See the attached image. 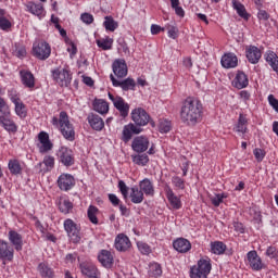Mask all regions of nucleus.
<instances>
[{"instance_id":"f257e3e1","label":"nucleus","mask_w":278,"mask_h":278,"mask_svg":"<svg viewBox=\"0 0 278 278\" xmlns=\"http://www.w3.org/2000/svg\"><path fill=\"white\" fill-rule=\"evenodd\" d=\"M180 119L185 125L194 127L203 121V104L194 98H187L180 110Z\"/></svg>"},{"instance_id":"f03ea898","label":"nucleus","mask_w":278,"mask_h":278,"mask_svg":"<svg viewBox=\"0 0 278 278\" xmlns=\"http://www.w3.org/2000/svg\"><path fill=\"white\" fill-rule=\"evenodd\" d=\"M52 125L54 127H59L65 140H70L71 142L75 140V128L73 127V124H71V121H68V114L66 111H62L59 118L52 117Z\"/></svg>"},{"instance_id":"7ed1b4c3","label":"nucleus","mask_w":278,"mask_h":278,"mask_svg":"<svg viewBox=\"0 0 278 278\" xmlns=\"http://www.w3.org/2000/svg\"><path fill=\"white\" fill-rule=\"evenodd\" d=\"M212 273V263L210 258H201L198 264L190 269L191 278H207Z\"/></svg>"},{"instance_id":"20e7f679","label":"nucleus","mask_w":278,"mask_h":278,"mask_svg":"<svg viewBox=\"0 0 278 278\" xmlns=\"http://www.w3.org/2000/svg\"><path fill=\"white\" fill-rule=\"evenodd\" d=\"M131 121L138 127H144L151 123L152 127H155V122L151 121V115L142 108H136L130 113Z\"/></svg>"},{"instance_id":"39448f33","label":"nucleus","mask_w":278,"mask_h":278,"mask_svg":"<svg viewBox=\"0 0 278 278\" xmlns=\"http://www.w3.org/2000/svg\"><path fill=\"white\" fill-rule=\"evenodd\" d=\"M64 229L74 244L81 240V227L77 225L73 219L67 218L64 220Z\"/></svg>"},{"instance_id":"423d86ee","label":"nucleus","mask_w":278,"mask_h":278,"mask_svg":"<svg viewBox=\"0 0 278 278\" xmlns=\"http://www.w3.org/2000/svg\"><path fill=\"white\" fill-rule=\"evenodd\" d=\"M52 73V78L58 84L61 86V88H68L71 86V81L73 77L71 76V72L66 68H55L51 71Z\"/></svg>"},{"instance_id":"0eeeda50","label":"nucleus","mask_w":278,"mask_h":278,"mask_svg":"<svg viewBox=\"0 0 278 278\" xmlns=\"http://www.w3.org/2000/svg\"><path fill=\"white\" fill-rule=\"evenodd\" d=\"M109 99L112 101L114 108L119 112L123 118L129 116V103L125 102L121 96L114 97V94L109 92Z\"/></svg>"},{"instance_id":"6e6552de","label":"nucleus","mask_w":278,"mask_h":278,"mask_svg":"<svg viewBox=\"0 0 278 278\" xmlns=\"http://www.w3.org/2000/svg\"><path fill=\"white\" fill-rule=\"evenodd\" d=\"M56 157L63 166H73L75 164V154L67 147H61L56 152Z\"/></svg>"},{"instance_id":"1a4fd4ad","label":"nucleus","mask_w":278,"mask_h":278,"mask_svg":"<svg viewBox=\"0 0 278 278\" xmlns=\"http://www.w3.org/2000/svg\"><path fill=\"white\" fill-rule=\"evenodd\" d=\"M110 79L114 88H122L124 92H128V90H136V80L131 77L121 80L111 74Z\"/></svg>"},{"instance_id":"9d476101","label":"nucleus","mask_w":278,"mask_h":278,"mask_svg":"<svg viewBox=\"0 0 278 278\" xmlns=\"http://www.w3.org/2000/svg\"><path fill=\"white\" fill-rule=\"evenodd\" d=\"M33 53L38 60H48L51 55V46L46 41H40L33 46Z\"/></svg>"},{"instance_id":"9b49d317","label":"nucleus","mask_w":278,"mask_h":278,"mask_svg":"<svg viewBox=\"0 0 278 278\" xmlns=\"http://www.w3.org/2000/svg\"><path fill=\"white\" fill-rule=\"evenodd\" d=\"M248 264L252 270H263V268H266V265L262 262V257L257 254V251H250L247 254Z\"/></svg>"},{"instance_id":"f8f14e48","label":"nucleus","mask_w":278,"mask_h":278,"mask_svg":"<svg viewBox=\"0 0 278 278\" xmlns=\"http://www.w3.org/2000/svg\"><path fill=\"white\" fill-rule=\"evenodd\" d=\"M79 269L81 275L88 278H96L101 277V271H99V268L90 262H83L79 264Z\"/></svg>"},{"instance_id":"ddd939ff","label":"nucleus","mask_w":278,"mask_h":278,"mask_svg":"<svg viewBox=\"0 0 278 278\" xmlns=\"http://www.w3.org/2000/svg\"><path fill=\"white\" fill-rule=\"evenodd\" d=\"M58 187L64 192L73 190V188H75V177H73L71 174H62L58 178Z\"/></svg>"},{"instance_id":"4468645a","label":"nucleus","mask_w":278,"mask_h":278,"mask_svg":"<svg viewBox=\"0 0 278 278\" xmlns=\"http://www.w3.org/2000/svg\"><path fill=\"white\" fill-rule=\"evenodd\" d=\"M165 194L173 210H181V198L175 194V191L168 185L165 186Z\"/></svg>"},{"instance_id":"2eb2a0df","label":"nucleus","mask_w":278,"mask_h":278,"mask_svg":"<svg viewBox=\"0 0 278 278\" xmlns=\"http://www.w3.org/2000/svg\"><path fill=\"white\" fill-rule=\"evenodd\" d=\"M245 56L250 64H257L262 60V50L255 46H248L245 48Z\"/></svg>"},{"instance_id":"dca6fc26","label":"nucleus","mask_w":278,"mask_h":278,"mask_svg":"<svg viewBox=\"0 0 278 278\" xmlns=\"http://www.w3.org/2000/svg\"><path fill=\"white\" fill-rule=\"evenodd\" d=\"M113 73L117 79L127 77V63L123 59L115 60L112 64Z\"/></svg>"},{"instance_id":"f3484780","label":"nucleus","mask_w":278,"mask_h":278,"mask_svg":"<svg viewBox=\"0 0 278 278\" xmlns=\"http://www.w3.org/2000/svg\"><path fill=\"white\" fill-rule=\"evenodd\" d=\"M131 148L136 153H144L149 149V138L144 136L136 137L132 140Z\"/></svg>"},{"instance_id":"a211bd4d","label":"nucleus","mask_w":278,"mask_h":278,"mask_svg":"<svg viewBox=\"0 0 278 278\" xmlns=\"http://www.w3.org/2000/svg\"><path fill=\"white\" fill-rule=\"evenodd\" d=\"M53 168H55V157L51 155H46L43 161L36 165V169L39 170V173H49L53 170Z\"/></svg>"},{"instance_id":"6ab92c4d","label":"nucleus","mask_w":278,"mask_h":278,"mask_svg":"<svg viewBox=\"0 0 278 278\" xmlns=\"http://www.w3.org/2000/svg\"><path fill=\"white\" fill-rule=\"evenodd\" d=\"M26 12L35 16H45V5L40 2L28 1L25 3Z\"/></svg>"},{"instance_id":"aec40b11","label":"nucleus","mask_w":278,"mask_h":278,"mask_svg":"<svg viewBox=\"0 0 278 278\" xmlns=\"http://www.w3.org/2000/svg\"><path fill=\"white\" fill-rule=\"evenodd\" d=\"M87 121L90 127L94 129V131H102L103 127H105V122H103V118L94 113H90L87 116Z\"/></svg>"},{"instance_id":"412c9836","label":"nucleus","mask_w":278,"mask_h":278,"mask_svg":"<svg viewBox=\"0 0 278 278\" xmlns=\"http://www.w3.org/2000/svg\"><path fill=\"white\" fill-rule=\"evenodd\" d=\"M98 260L104 268H112L114 264V256L112 255V252L108 250H101Z\"/></svg>"},{"instance_id":"4be33fe9","label":"nucleus","mask_w":278,"mask_h":278,"mask_svg":"<svg viewBox=\"0 0 278 278\" xmlns=\"http://www.w3.org/2000/svg\"><path fill=\"white\" fill-rule=\"evenodd\" d=\"M114 245L116 251L125 252L131 247V241L129 240V237L121 233L115 238Z\"/></svg>"},{"instance_id":"5701e85b","label":"nucleus","mask_w":278,"mask_h":278,"mask_svg":"<svg viewBox=\"0 0 278 278\" xmlns=\"http://www.w3.org/2000/svg\"><path fill=\"white\" fill-rule=\"evenodd\" d=\"M0 260H8L9 262L14 260V249L3 240H0Z\"/></svg>"},{"instance_id":"b1692460","label":"nucleus","mask_w":278,"mask_h":278,"mask_svg":"<svg viewBox=\"0 0 278 278\" xmlns=\"http://www.w3.org/2000/svg\"><path fill=\"white\" fill-rule=\"evenodd\" d=\"M9 241L14 247L15 251H23V235L15 230H10Z\"/></svg>"},{"instance_id":"393cba45","label":"nucleus","mask_w":278,"mask_h":278,"mask_svg":"<svg viewBox=\"0 0 278 278\" xmlns=\"http://www.w3.org/2000/svg\"><path fill=\"white\" fill-rule=\"evenodd\" d=\"M175 251L178 253H188L192 249V244L185 238H178L173 242Z\"/></svg>"},{"instance_id":"a878e982","label":"nucleus","mask_w":278,"mask_h":278,"mask_svg":"<svg viewBox=\"0 0 278 278\" xmlns=\"http://www.w3.org/2000/svg\"><path fill=\"white\" fill-rule=\"evenodd\" d=\"M220 62L224 68H236L238 66V56L233 53H226L222 56Z\"/></svg>"},{"instance_id":"bb28decb","label":"nucleus","mask_w":278,"mask_h":278,"mask_svg":"<svg viewBox=\"0 0 278 278\" xmlns=\"http://www.w3.org/2000/svg\"><path fill=\"white\" fill-rule=\"evenodd\" d=\"M139 188L146 197H153L155 194V188L153 182L149 178H144L139 182Z\"/></svg>"},{"instance_id":"cd10ccee","label":"nucleus","mask_w":278,"mask_h":278,"mask_svg":"<svg viewBox=\"0 0 278 278\" xmlns=\"http://www.w3.org/2000/svg\"><path fill=\"white\" fill-rule=\"evenodd\" d=\"M232 86L238 88V90H242V88H247L249 86V77L243 72H238L233 81Z\"/></svg>"},{"instance_id":"c85d7f7f","label":"nucleus","mask_w":278,"mask_h":278,"mask_svg":"<svg viewBox=\"0 0 278 278\" xmlns=\"http://www.w3.org/2000/svg\"><path fill=\"white\" fill-rule=\"evenodd\" d=\"M10 115L2 114L0 115V124L5 129V131H11L12 134H16L17 127L14 121L8 118Z\"/></svg>"},{"instance_id":"c756f323","label":"nucleus","mask_w":278,"mask_h":278,"mask_svg":"<svg viewBox=\"0 0 278 278\" xmlns=\"http://www.w3.org/2000/svg\"><path fill=\"white\" fill-rule=\"evenodd\" d=\"M22 84L26 88H34L36 86V80L34 78V74L31 72H27L25 70L20 72Z\"/></svg>"},{"instance_id":"7c9ffc66","label":"nucleus","mask_w":278,"mask_h":278,"mask_svg":"<svg viewBox=\"0 0 278 278\" xmlns=\"http://www.w3.org/2000/svg\"><path fill=\"white\" fill-rule=\"evenodd\" d=\"M37 270L42 278H53L55 277V271H53V268L49 266V263H40L37 267Z\"/></svg>"},{"instance_id":"2f4dec72","label":"nucleus","mask_w":278,"mask_h":278,"mask_svg":"<svg viewBox=\"0 0 278 278\" xmlns=\"http://www.w3.org/2000/svg\"><path fill=\"white\" fill-rule=\"evenodd\" d=\"M232 8H233V10H236L237 14L241 18H243V21H249V18H251V14H249V12H247V8L240 1L233 0Z\"/></svg>"},{"instance_id":"473e14b6","label":"nucleus","mask_w":278,"mask_h":278,"mask_svg":"<svg viewBox=\"0 0 278 278\" xmlns=\"http://www.w3.org/2000/svg\"><path fill=\"white\" fill-rule=\"evenodd\" d=\"M93 110L98 114H108L110 112V104L103 99H96L93 101Z\"/></svg>"},{"instance_id":"72a5a7b5","label":"nucleus","mask_w":278,"mask_h":278,"mask_svg":"<svg viewBox=\"0 0 278 278\" xmlns=\"http://www.w3.org/2000/svg\"><path fill=\"white\" fill-rule=\"evenodd\" d=\"M130 201L135 204H140L144 201V192L140 190L138 187H131L130 189Z\"/></svg>"},{"instance_id":"f704fd0d","label":"nucleus","mask_w":278,"mask_h":278,"mask_svg":"<svg viewBox=\"0 0 278 278\" xmlns=\"http://www.w3.org/2000/svg\"><path fill=\"white\" fill-rule=\"evenodd\" d=\"M8 168L11 175H23V165H21V161L16 159L9 161Z\"/></svg>"},{"instance_id":"c9c22d12","label":"nucleus","mask_w":278,"mask_h":278,"mask_svg":"<svg viewBox=\"0 0 278 278\" xmlns=\"http://www.w3.org/2000/svg\"><path fill=\"white\" fill-rule=\"evenodd\" d=\"M8 12L4 9H0V29L2 31H10L12 29V22L5 16Z\"/></svg>"},{"instance_id":"e433bc0d","label":"nucleus","mask_w":278,"mask_h":278,"mask_svg":"<svg viewBox=\"0 0 278 278\" xmlns=\"http://www.w3.org/2000/svg\"><path fill=\"white\" fill-rule=\"evenodd\" d=\"M265 60L267 62V64H269V66H271L273 71H275V73H278V56L277 53L273 52V51H268L265 53Z\"/></svg>"},{"instance_id":"4c0bfd02","label":"nucleus","mask_w":278,"mask_h":278,"mask_svg":"<svg viewBox=\"0 0 278 278\" xmlns=\"http://www.w3.org/2000/svg\"><path fill=\"white\" fill-rule=\"evenodd\" d=\"M12 102L15 105V114H17L20 118H25V116H27V110L25 109V104L16 98H12Z\"/></svg>"},{"instance_id":"58836bf2","label":"nucleus","mask_w":278,"mask_h":278,"mask_svg":"<svg viewBox=\"0 0 278 278\" xmlns=\"http://www.w3.org/2000/svg\"><path fill=\"white\" fill-rule=\"evenodd\" d=\"M227 251V245L223 241H215L211 243V252L215 255H223Z\"/></svg>"},{"instance_id":"ea45409f","label":"nucleus","mask_w":278,"mask_h":278,"mask_svg":"<svg viewBox=\"0 0 278 278\" xmlns=\"http://www.w3.org/2000/svg\"><path fill=\"white\" fill-rule=\"evenodd\" d=\"M103 25L106 31H116V29H118V22L112 16H105Z\"/></svg>"},{"instance_id":"a19ab883","label":"nucleus","mask_w":278,"mask_h":278,"mask_svg":"<svg viewBox=\"0 0 278 278\" xmlns=\"http://www.w3.org/2000/svg\"><path fill=\"white\" fill-rule=\"evenodd\" d=\"M59 210L62 214H71V211L73 210V202L66 199L60 200Z\"/></svg>"},{"instance_id":"79ce46f5","label":"nucleus","mask_w":278,"mask_h":278,"mask_svg":"<svg viewBox=\"0 0 278 278\" xmlns=\"http://www.w3.org/2000/svg\"><path fill=\"white\" fill-rule=\"evenodd\" d=\"M97 214H99V208L97 206L90 205L87 211V216L93 225H99V219L97 218Z\"/></svg>"},{"instance_id":"37998d69","label":"nucleus","mask_w":278,"mask_h":278,"mask_svg":"<svg viewBox=\"0 0 278 278\" xmlns=\"http://www.w3.org/2000/svg\"><path fill=\"white\" fill-rule=\"evenodd\" d=\"M235 131L238 134H247V117L242 114L239 116V121L237 126L235 127Z\"/></svg>"},{"instance_id":"c03bdc74","label":"nucleus","mask_w":278,"mask_h":278,"mask_svg":"<svg viewBox=\"0 0 278 278\" xmlns=\"http://www.w3.org/2000/svg\"><path fill=\"white\" fill-rule=\"evenodd\" d=\"M149 276L155 278L162 277V265L157 263H152L150 265Z\"/></svg>"},{"instance_id":"a18cd8bd","label":"nucleus","mask_w":278,"mask_h":278,"mask_svg":"<svg viewBox=\"0 0 278 278\" xmlns=\"http://www.w3.org/2000/svg\"><path fill=\"white\" fill-rule=\"evenodd\" d=\"M132 162L138 166H147L149 164V155L147 154H138L132 156Z\"/></svg>"},{"instance_id":"49530a36","label":"nucleus","mask_w":278,"mask_h":278,"mask_svg":"<svg viewBox=\"0 0 278 278\" xmlns=\"http://www.w3.org/2000/svg\"><path fill=\"white\" fill-rule=\"evenodd\" d=\"M113 42H114V39H111V38L97 40L98 47L100 49H103V51H110V49H112Z\"/></svg>"},{"instance_id":"de8ad7c7","label":"nucleus","mask_w":278,"mask_h":278,"mask_svg":"<svg viewBox=\"0 0 278 278\" xmlns=\"http://www.w3.org/2000/svg\"><path fill=\"white\" fill-rule=\"evenodd\" d=\"M172 184L178 190H186V181L182 178H180L179 176H174L172 178Z\"/></svg>"},{"instance_id":"09e8293b","label":"nucleus","mask_w":278,"mask_h":278,"mask_svg":"<svg viewBox=\"0 0 278 278\" xmlns=\"http://www.w3.org/2000/svg\"><path fill=\"white\" fill-rule=\"evenodd\" d=\"M134 134L131 132L130 126L125 125L123 128V132H122V140L123 142H129V140H131Z\"/></svg>"},{"instance_id":"8fccbe9b","label":"nucleus","mask_w":278,"mask_h":278,"mask_svg":"<svg viewBox=\"0 0 278 278\" xmlns=\"http://www.w3.org/2000/svg\"><path fill=\"white\" fill-rule=\"evenodd\" d=\"M223 199H227V195L225 193H217V194L211 197V203L215 207H218L220 205V203H223Z\"/></svg>"},{"instance_id":"3c124183","label":"nucleus","mask_w":278,"mask_h":278,"mask_svg":"<svg viewBox=\"0 0 278 278\" xmlns=\"http://www.w3.org/2000/svg\"><path fill=\"white\" fill-rule=\"evenodd\" d=\"M118 188H119L122 197L125 199V201H127V199H129V187H127L125 181L119 180Z\"/></svg>"},{"instance_id":"603ef678","label":"nucleus","mask_w":278,"mask_h":278,"mask_svg":"<svg viewBox=\"0 0 278 278\" xmlns=\"http://www.w3.org/2000/svg\"><path fill=\"white\" fill-rule=\"evenodd\" d=\"M170 122L169 121H161L159 124V131L161 134H168V131H170Z\"/></svg>"},{"instance_id":"864d4df0","label":"nucleus","mask_w":278,"mask_h":278,"mask_svg":"<svg viewBox=\"0 0 278 278\" xmlns=\"http://www.w3.org/2000/svg\"><path fill=\"white\" fill-rule=\"evenodd\" d=\"M137 247L142 255H149L151 253V247L142 241L137 242Z\"/></svg>"},{"instance_id":"5fc2aeb1","label":"nucleus","mask_w":278,"mask_h":278,"mask_svg":"<svg viewBox=\"0 0 278 278\" xmlns=\"http://www.w3.org/2000/svg\"><path fill=\"white\" fill-rule=\"evenodd\" d=\"M168 38L173 40L177 39V34H179V29L175 25H167L166 26Z\"/></svg>"},{"instance_id":"6e6d98bb","label":"nucleus","mask_w":278,"mask_h":278,"mask_svg":"<svg viewBox=\"0 0 278 278\" xmlns=\"http://www.w3.org/2000/svg\"><path fill=\"white\" fill-rule=\"evenodd\" d=\"M39 152L41 153H49L51 149H53V143H51V140L45 141L43 143L39 144Z\"/></svg>"},{"instance_id":"4d7b16f0","label":"nucleus","mask_w":278,"mask_h":278,"mask_svg":"<svg viewBox=\"0 0 278 278\" xmlns=\"http://www.w3.org/2000/svg\"><path fill=\"white\" fill-rule=\"evenodd\" d=\"M256 162H263L264 157H266V151L263 149L256 148L253 151Z\"/></svg>"},{"instance_id":"13d9d810","label":"nucleus","mask_w":278,"mask_h":278,"mask_svg":"<svg viewBox=\"0 0 278 278\" xmlns=\"http://www.w3.org/2000/svg\"><path fill=\"white\" fill-rule=\"evenodd\" d=\"M0 113L4 116H10V106L5 103V100L0 97Z\"/></svg>"},{"instance_id":"bf43d9fd","label":"nucleus","mask_w":278,"mask_h":278,"mask_svg":"<svg viewBox=\"0 0 278 278\" xmlns=\"http://www.w3.org/2000/svg\"><path fill=\"white\" fill-rule=\"evenodd\" d=\"M80 21H83V23H86V25H92V23H94V17L90 13H83L80 15Z\"/></svg>"},{"instance_id":"052dcab7","label":"nucleus","mask_w":278,"mask_h":278,"mask_svg":"<svg viewBox=\"0 0 278 278\" xmlns=\"http://www.w3.org/2000/svg\"><path fill=\"white\" fill-rule=\"evenodd\" d=\"M257 18L258 21H263L266 22L270 18V14H268V12L266 10L260 9L257 12Z\"/></svg>"},{"instance_id":"680f3d73","label":"nucleus","mask_w":278,"mask_h":278,"mask_svg":"<svg viewBox=\"0 0 278 278\" xmlns=\"http://www.w3.org/2000/svg\"><path fill=\"white\" fill-rule=\"evenodd\" d=\"M265 254L267 255V257H270V260H275V257H277L278 255L277 248L275 247L267 248Z\"/></svg>"},{"instance_id":"e2e57ef3","label":"nucleus","mask_w":278,"mask_h":278,"mask_svg":"<svg viewBox=\"0 0 278 278\" xmlns=\"http://www.w3.org/2000/svg\"><path fill=\"white\" fill-rule=\"evenodd\" d=\"M268 103L273 106V110H275V112H277L278 114V100L275 98V96H268Z\"/></svg>"},{"instance_id":"0e129e2a","label":"nucleus","mask_w":278,"mask_h":278,"mask_svg":"<svg viewBox=\"0 0 278 278\" xmlns=\"http://www.w3.org/2000/svg\"><path fill=\"white\" fill-rule=\"evenodd\" d=\"M15 55L17 58H25V55H27V50L25 49V47H17L15 49Z\"/></svg>"},{"instance_id":"69168bd1","label":"nucleus","mask_w":278,"mask_h":278,"mask_svg":"<svg viewBox=\"0 0 278 278\" xmlns=\"http://www.w3.org/2000/svg\"><path fill=\"white\" fill-rule=\"evenodd\" d=\"M233 228L237 233H244V225L240 222H233Z\"/></svg>"},{"instance_id":"338daca9","label":"nucleus","mask_w":278,"mask_h":278,"mask_svg":"<svg viewBox=\"0 0 278 278\" xmlns=\"http://www.w3.org/2000/svg\"><path fill=\"white\" fill-rule=\"evenodd\" d=\"M128 126L130 127V131L132 134H142V126H138L136 124H128Z\"/></svg>"},{"instance_id":"774afa93","label":"nucleus","mask_w":278,"mask_h":278,"mask_svg":"<svg viewBox=\"0 0 278 278\" xmlns=\"http://www.w3.org/2000/svg\"><path fill=\"white\" fill-rule=\"evenodd\" d=\"M38 138H39L40 144H42L43 142L49 141V134L41 131V132H39Z\"/></svg>"}]
</instances>
